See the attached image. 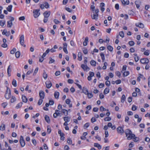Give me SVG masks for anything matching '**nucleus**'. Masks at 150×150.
<instances>
[{"instance_id":"nucleus-1","label":"nucleus","mask_w":150,"mask_h":150,"mask_svg":"<svg viewBox=\"0 0 150 150\" xmlns=\"http://www.w3.org/2000/svg\"><path fill=\"white\" fill-rule=\"evenodd\" d=\"M24 38L23 35H22L20 38V43L21 45L25 47L26 46L24 44Z\"/></svg>"},{"instance_id":"nucleus-2","label":"nucleus","mask_w":150,"mask_h":150,"mask_svg":"<svg viewBox=\"0 0 150 150\" xmlns=\"http://www.w3.org/2000/svg\"><path fill=\"white\" fill-rule=\"evenodd\" d=\"M40 9L34 10H33V16L35 18H37L40 15V13L39 12Z\"/></svg>"},{"instance_id":"nucleus-3","label":"nucleus","mask_w":150,"mask_h":150,"mask_svg":"<svg viewBox=\"0 0 150 150\" xmlns=\"http://www.w3.org/2000/svg\"><path fill=\"white\" fill-rule=\"evenodd\" d=\"M19 141L21 146L22 147H24L25 145V143L23 137L22 136H20V139Z\"/></svg>"},{"instance_id":"nucleus-4","label":"nucleus","mask_w":150,"mask_h":150,"mask_svg":"<svg viewBox=\"0 0 150 150\" xmlns=\"http://www.w3.org/2000/svg\"><path fill=\"white\" fill-rule=\"evenodd\" d=\"M140 62L142 64H146L149 62V60L147 58H144L141 59L140 60Z\"/></svg>"},{"instance_id":"nucleus-5","label":"nucleus","mask_w":150,"mask_h":150,"mask_svg":"<svg viewBox=\"0 0 150 150\" xmlns=\"http://www.w3.org/2000/svg\"><path fill=\"white\" fill-rule=\"evenodd\" d=\"M117 133L120 134H122L124 132V130L121 127H118L117 129Z\"/></svg>"},{"instance_id":"nucleus-6","label":"nucleus","mask_w":150,"mask_h":150,"mask_svg":"<svg viewBox=\"0 0 150 150\" xmlns=\"http://www.w3.org/2000/svg\"><path fill=\"white\" fill-rule=\"evenodd\" d=\"M81 67L83 69L84 71H88L90 70L89 68L86 65H85L82 64L81 65Z\"/></svg>"},{"instance_id":"nucleus-7","label":"nucleus","mask_w":150,"mask_h":150,"mask_svg":"<svg viewBox=\"0 0 150 150\" xmlns=\"http://www.w3.org/2000/svg\"><path fill=\"white\" fill-rule=\"evenodd\" d=\"M134 134H132V133L130 134L127 135V136H126L127 137V139L128 140H130L132 139L133 137H135Z\"/></svg>"},{"instance_id":"nucleus-8","label":"nucleus","mask_w":150,"mask_h":150,"mask_svg":"<svg viewBox=\"0 0 150 150\" xmlns=\"http://www.w3.org/2000/svg\"><path fill=\"white\" fill-rule=\"evenodd\" d=\"M45 84L46 87L48 88H50L52 86L51 82L50 81H47L46 82Z\"/></svg>"},{"instance_id":"nucleus-9","label":"nucleus","mask_w":150,"mask_h":150,"mask_svg":"<svg viewBox=\"0 0 150 150\" xmlns=\"http://www.w3.org/2000/svg\"><path fill=\"white\" fill-rule=\"evenodd\" d=\"M50 14V11H49L48 12L45 11L43 14L44 18H48Z\"/></svg>"},{"instance_id":"nucleus-10","label":"nucleus","mask_w":150,"mask_h":150,"mask_svg":"<svg viewBox=\"0 0 150 150\" xmlns=\"http://www.w3.org/2000/svg\"><path fill=\"white\" fill-rule=\"evenodd\" d=\"M39 96L40 98L43 99L45 97V93L44 92L42 91H40L39 92Z\"/></svg>"},{"instance_id":"nucleus-11","label":"nucleus","mask_w":150,"mask_h":150,"mask_svg":"<svg viewBox=\"0 0 150 150\" xmlns=\"http://www.w3.org/2000/svg\"><path fill=\"white\" fill-rule=\"evenodd\" d=\"M136 26L140 28H143L144 27V24L141 23H137L135 24Z\"/></svg>"},{"instance_id":"nucleus-12","label":"nucleus","mask_w":150,"mask_h":150,"mask_svg":"<svg viewBox=\"0 0 150 150\" xmlns=\"http://www.w3.org/2000/svg\"><path fill=\"white\" fill-rule=\"evenodd\" d=\"M11 65H9V66L8 67V69H7V73L8 75L9 76H10V73L11 72Z\"/></svg>"},{"instance_id":"nucleus-13","label":"nucleus","mask_w":150,"mask_h":150,"mask_svg":"<svg viewBox=\"0 0 150 150\" xmlns=\"http://www.w3.org/2000/svg\"><path fill=\"white\" fill-rule=\"evenodd\" d=\"M125 133L126 136H127V135L130 134L132 132L131 130L129 129H127L125 130Z\"/></svg>"},{"instance_id":"nucleus-14","label":"nucleus","mask_w":150,"mask_h":150,"mask_svg":"<svg viewBox=\"0 0 150 150\" xmlns=\"http://www.w3.org/2000/svg\"><path fill=\"white\" fill-rule=\"evenodd\" d=\"M98 14L95 13L93 14V16H92V15L91 16L92 19H95L96 20H97L98 18Z\"/></svg>"},{"instance_id":"nucleus-15","label":"nucleus","mask_w":150,"mask_h":150,"mask_svg":"<svg viewBox=\"0 0 150 150\" xmlns=\"http://www.w3.org/2000/svg\"><path fill=\"white\" fill-rule=\"evenodd\" d=\"M88 37H86L84 41L83 42V45L84 46H86L87 45V42L88 41Z\"/></svg>"},{"instance_id":"nucleus-16","label":"nucleus","mask_w":150,"mask_h":150,"mask_svg":"<svg viewBox=\"0 0 150 150\" xmlns=\"http://www.w3.org/2000/svg\"><path fill=\"white\" fill-rule=\"evenodd\" d=\"M22 99L24 103H26L28 101V99L24 95L22 96Z\"/></svg>"},{"instance_id":"nucleus-17","label":"nucleus","mask_w":150,"mask_h":150,"mask_svg":"<svg viewBox=\"0 0 150 150\" xmlns=\"http://www.w3.org/2000/svg\"><path fill=\"white\" fill-rule=\"evenodd\" d=\"M78 60L79 61H81L82 59V54L81 52H79L78 55Z\"/></svg>"},{"instance_id":"nucleus-18","label":"nucleus","mask_w":150,"mask_h":150,"mask_svg":"<svg viewBox=\"0 0 150 150\" xmlns=\"http://www.w3.org/2000/svg\"><path fill=\"white\" fill-rule=\"evenodd\" d=\"M45 120L47 123H50V118L47 115H45Z\"/></svg>"},{"instance_id":"nucleus-19","label":"nucleus","mask_w":150,"mask_h":150,"mask_svg":"<svg viewBox=\"0 0 150 150\" xmlns=\"http://www.w3.org/2000/svg\"><path fill=\"white\" fill-rule=\"evenodd\" d=\"M59 92L57 91H55L54 94V97L56 99H58L59 97Z\"/></svg>"},{"instance_id":"nucleus-20","label":"nucleus","mask_w":150,"mask_h":150,"mask_svg":"<svg viewBox=\"0 0 150 150\" xmlns=\"http://www.w3.org/2000/svg\"><path fill=\"white\" fill-rule=\"evenodd\" d=\"M50 51V49L49 48L47 49L46 50L45 52L43 53V54L42 56V57L44 58V57H45L46 56V55Z\"/></svg>"},{"instance_id":"nucleus-21","label":"nucleus","mask_w":150,"mask_h":150,"mask_svg":"<svg viewBox=\"0 0 150 150\" xmlns=\"http://www.w3.org/2000/svg\"><path fill=\"white\" fill-rule=\"evenodd\" d=\"M94 146L95 147H98L99 149H101V146L98 143H94Z\"/></svg>"},{"instance_id":"nucleus-22","label":"nucleus","mask_w":150,"mask_h":150,"mask_svg":"<svg viewBox=\"0 0 150 150\" xmlns=\"http://www.w3.org/2000/svg\"><path fill=\"white\" fill-rule=\"evenodd\" d=\"M13 25V23L11 21H7V27L8 28H11Z\"/></svg>"},{"instance_id":"nucleus-23","label":"nucleus","mask_w":150,"mask_h":150,"mask_svg":"<svg viewBox=\"0 0 150 150\" xmlns=\"http://www.w3.org/2000/svg\"><path fill=\"white\" fill-rule=\"evenodd\" d=\"M63 119L65 122H68L70 121V118L69 117H63Z\"/></svg>"},{"instance_id":"nucleus-24","label":"nucleus","mask_w":150,"mask_h":150,"mask_svg":"<svg viewBox=\"0 0 150 150\" xmlns=\"http://www.w3.org/2000/svg\"><path fill=\"white\" fill-rule=\"evenodd\" d=\"M11 93H5V97L6 99H9L11 97Z\"/></svg>"},{"instance_id":"nucleus-25","label":"nucleus","mask_w":150,"mask_h":150,"mask_svg":"<svg viewBox=\"0 0 150 150\" xmlns=\"http://www.w3.org/2000/svg\"><path fill=\"white\" fill-rule=\"evenodd\" d=\"M43 76L44 79H47L48 76L47 74L46 73L45 70H43Z\"/></svg>"},{"instance_id":"nucleus-26","label":"nucleus","mask_w":150,"mask_h":150,"mask_svg":"<svg viewBox=\"0 0 150 150\" xmlns=\"http://www.w3.org/2000/svg\"><path fill=\"white\" fill-rule=\"evenodd\" d=\"M82 91L85 94L87 95V94H88V90L86 88H85L84 87H83V88Z\"/></svg>"},{"instance_id":"nucleus-27","label":"nucleus","mask_w":150,"mask_h":150,"mask_svg":"<svg viewBox=\"0 0 150 150\" xmlns=\"http://www.w3.org/2000/svg\"><path fill=\"white\" fill-rule=\"evenodd\" d=\"M12 6L10 5L6 8L7 10L9 12H11V11Z\"/></svg>"},{"instance_id":"nucleus-28","label":"nucleus","mask_w":150,"mask_h":150,"mask_svg":"<svg viewBox=\"0 0 150 150\" xmlns=\"http://www.w3.org/2000/svg\"><path fill=\"white\" fill-rule=\"evenodd\" d=\"M5 124L3 123L0 126V130H1L2 131L4 130L5 129Z\"/></svg>"},{"instance_id":"nucleus-29","label":"nucleus","mask_w":150,"mask_h":150,"mask_svg":"<svg viewBox=\"0 0 150 150\" xmlns=\"http://www.w3.org/2000/svg\"><path fill=\"white\" fill-rule=\"evenodd\" d=\"M126 98L125 95H123L121 98V102L122 103H124L125 101Z\"/></svg>"},{"instance_id":"nucleus-30","label":"nucleus","mask_w":150,"mask_h":150,"mask_svg":"<svg viewBox=\"0 0 150 150\" xmlns=\"http://www.w3.org/2000/svg\"><path fill=\"white\" fill-rule=\"evenodd\" d=\"M100 56L102 60V62H104L105 59L104 54L103 53H101L100 54Z\"/></svg>"},{"instance_id":"nucleus-31","label":"nucleus","mask_w":150,"mask_h":150,"mask_svg":"<svg viewBox=\"0 0 150 150\" xmlns=\"http://www.w3.org/2000/svg\"><path fill=\"white\" fill-rule=\"evenodd\" d=\"M109 92V89L108 88H106L104 91L103 93L104 94H106L108 93Z\"/></svg>"},{"instance_id":"nucleus-32","label":"nucleus","mask_w":150,"mask_h":150,"mask_svg":"<svg viewBox=\"0 0 150 150\" xmlns=\"http://www.w3.org/2000/svg\"><path fill=\"white\" fill-rule=\"evenodd\" d=\"M91 65L93 66L94 67L96 66V62L95 61L91 60L90 62Z\"/></svg>"},{"instance_id":"nucleus-33","label":"nucleus","mask_w":150,"mask_h":150,"mask_svg":"<svg viewBox=\"0 0 150 150\" xmlns=\"http://www.w3.org/2000/svg\"><path fill=\"white\" fill-rule=\"evenodd\" d=\"M49 59H50V61L49 62V64H52L54 62L55 60L54 59H53L52 57H50L49 58Z\"/></svg>"},{"instance_id":"nucleus-34","label":"nucleus","mask_w":150,"mask_h":150,"mask_svg":"<svg viewBox=\"0 0 150 150\" xmlns=\"http://www.w3.org/2000/svg\"><path fill=\"white\" fill-rule=\"evenodd\" d=\"M107 48L108 50L110 52L112 51L113 50V48L112 46L110 45L108 46Z\"/></svg>"},{"instance_id":"nucleus-35","label":"nucleus","mask_w":150,"mask_h":150,"mask_svg":"<svg viewBox=\"0 0 150 150\" xmlns=\"http://www.w3.org/2000/svg\"><path fill=\"white\" fill-rule=\"evenodd\" d=\"M20 55V53L19 51H18L16 52L15 53V56L17 58H18L19 57Z\"/></svg>"},{"instance_id":"nucleus-36","label":"nucleus","mask_w":150,"mask_h":150,"mask_svg":"<svg viewBox=\"0 0 150 150\" xmlns=\"http://www.w3.org/2000/svg\"><path fill=\"white\" fill-rule=\"evenodd\" d=\"M22 104L23 103L22 102H20L17 105V106H16V108L17 109L20 108L21 107Z\"/></svg>"},{"instance_id":"nucleus-37","label":"nucleus","mask_w":150,"mask_h":150,"mask_svg":"<svg viewBox=\"0 0 150 150\" xmlns=\"http://www.w3.org/2000/svg\"><path fill=\"white\" fill-rule=\"evenodd\" d=\"M5 21L2 20L0 21V25L1 26H4L5 24Z\"/></svg>"},{"instance_id":"nucleus-38","label":"nucleus","mask_w":150,"mask_h":150,"mask_svg":"<svg viewBox=\"0 0 150 150\" xmlns=\"http://www.w3.org/2000/svg\"><path fill=\"white\" fill-rule=\"evenodd\" d=\"M44 4V6L46 8H48L49 7V5L47 2H45Z\"/></svg>"},{"instance_id":"nucleus-39","label":"nucleus","mask_w":150,"mask_h":150,"mask_svg":"<svg viewBox=\"0 0 150 150\" xmlns=\"http://www.w3.org/2000/svg\"><path fill=\"white\" fill-rule=\"evenodd\" d=\"M16 100V98L15 96H12L11 99V102L13 103Z\"/></svg>"},{"instance_id":"nucleus-40","label":"nucleus","mask_w":150,"mask_h":150,"mask_svg":"<svg viewBox=\"0 0 150 150\" xmlns=\"http://www.w3.org/2000/svg\"><path fill=\"white\" fill-rule=\"evenodd\" d=\"M12 84L14 87H16L17 86L16 81L14 79H13V80Z\"/></svg>"},{"instance_id":"nucleus-41","label":"nucleus","mask_w":150,"mask_h":150,"mask_svg":"<svg viewBox=\"0 0 150 150\" xmlns=\"http://www.w3.org/2000/svg\"><path fill=\"white\" fill-rule=\"evenodd\" d=\"M129 71H125L123 73V75L124 76H127L129 75Z\"/></svg>"},{"instance_id":"nucleus-42","label":"nucleus","mask_w":150,"mask_h":150,"mask_svg":"<svg viewBox=\"0 0 150 150\" xmlns=\"http://www.w3.org/2000/svg\"><path fill=\"white\" fill-rule=\"evenodd\" d=\"M128 44L130 46H133L134 44V42L132 41H131L128 42Z\"/></svg>"},{"instance_id":"nucleus-43","label":"nucleus","mask_w":150,"mask_h":150,"mask_svg":"<svg viewBox=\"0 0 150 150\" xmlns=\"http://www.w3.org/2000/svg\"><path fill=\"white\" fill-rule=\"evenodd\" d=\"M62 112L64 115L65 113L66 114V115H65V116H67L68 114L67 110L65 109H62Z\"/></svg>"},{"instance_id":"nucleus-44","label":"nucleus","mask_w":150,"mask_h":150,"mask_svg":"<svg viewBox=\"0 0 150 150\" xmlns=\"http://www.w3.org/2000/svg\"><path fill=\"white\" fill-rule=\"evenodd\" d=\"M59 111L58 110H55V113H56V114H57V115L58 116H61V115H60L61 114V113H60L59 112Z\"/></svg>"},{"instance_id":"nucleus-45","label":"nucleus","mask_w":150,"mask_h":150,"mask_svg":"<svg viewBox=\"0 0 150 150\" xmlns=\"http://www.w3.org/2000/svg\"><path fill=\"white\" fill-rule=\"evenodd\" d=\"M67 142L69 144H72V141L70 138H68L67 139Z\"/></svg>"},{"instance_id":"nucleus-46","label":"nucleus","mask_w":150,"mask_h":150,"mask_svg":"<svg viewBox=\"0 0 150 150\" xmlns=\"http://www.w3.org/2000/svg\"><path fill=\"white\" fill-rule=\"evenodd\" d=\"M133 138V141L135 142H138V141H139V138L138 137H134Z\"/></svg>"},{"instance_id":"nucleus-47","label":"nucleus","mask_w":150,"mask_h":150,"mask_svg":"<svg viewBox=\"0 0 150 150\" xmlns=\"http://www.w3.org/2000/svg\"><path fill=\"white\" fill-rule=\"evenodd\" d=\"M120 36L122 38L124 37V34L123 31H120L119 33Z\"/></svg>"},{"instance_id":"nucleus-48","label":"nucleus","mask_w":150,"mask_h":150,"mask_svg":"<svg viewBox=\"0 0 150 150\" xmlns=\"http://www.w3.org/2000/svg\"><path fill=\"white\" fill-rule=\"evenodd\" d=\"M111 119L110 117H106L104 119V120L105 121H110L111 120Z\"/></svg>"},{"instance_id":"nucleus-49","label":"nucleus","mask_w":150,"mask_h":150,"mask_svg":"<svg viewBox=\"0 0 150 150\" xmlns=\"http://www.w3.org/2000/svg\"><path fill=\"white\" fill-rule=\"evenodd\" d=\"M89 125H90V124H89V123H88V122L86 123L84 125V129H86V128L88 127L89 126Z\"/></svg>"},{"instance_id":"nucleus-50","label":"nucleus","mask_w":150,"mask_h":150,"mask_svg":"<svg viewBox=\"0 0 150 150\" xmlns=\"http://www.w3.org/2000/svg\"><path fill=\"white\" fill-rule=\"evenodd\" d=\"M89 98H91L93 97V94L91 93H88L87 94Z\"/></svg>"},{"instance_id":"nucleus-51","label":"nucleus","mask_w":150,"mask_h":150,"mask_svg":"<svg viewBox=\"0 0 150 150\" xmlns=\"http://www.w3.org/2000/svg\"><path fill=\"white\" fill-rule=\"evenodd\" d=\"M42 99L40 98L38 102V104L39 105H40L42 104L43 101Z\"/></svg>"},{"instance_id":"nucleus-52","label":"nucleus","mask_w":150,"mask_h":150,"mask_svg":"<svg viewBox=\"0 0 150 150\" xmlns=\"http://www.w3.org/2000/svg\"><path fill=\"white\" fill-rule=\"evenodd\" d=\"M107 65V63L106 62H105L104 64V66L103 67V69H105L106 68V66Z\"/></svg>"},{"instance_id":"nucleus-53","label":"nucleus","mask_w":150,"mask_h":150,"mask_svg":"<svg viewBox=\"0 0 150 150\" xmlns=\"http://www.w3.org/2000/svg\"><path fill=\"white\" fill-rule=\"evenodd\" d=\"M149 50H147L144 52V54L146 55H148L149 54Z\"/></svg>"},{"instance_id":"nucleus-54","label":"nucleus","mask_w":150,"mask_h":150,"mask_svg":"<svg viewBox=\"0 0 150 150\" xmlns=\"http://www.w3.org/2000/svg\"><path fill=\"white\" fill-rule=\"evenodd\" d=\"M100 111L102 112L106 110V109L104 108L103 106H102L100 107Z\"/></svg>"},{"instance_id":"nucleus-55","label":"nucleus","mask_w":150,"mask_h":150,"mask_svg":"<svg viewBox=\"0 0 150 150\" xmlns=\"http://www.w3.org/2000/svg\"><path fill=\"white\" fill-rule=\"evenodd\" d=\"M32 142L33 144L35 145V146L36 144V142L35 139H32Z\"/></svg>"},{"instance_id":"nucleus-56","label":"nucleus","mask_w":150,"mask_h":150,"mask_svg":"<svg viewBox=\"0 0 150 150\" xmlns=\"http://www.w3.org/2000/svg\"><path fill=\"white\" fill-rule=\"evenodd\" d=\"M38 67H37L36 68V69H35L34 71V73L33 74V75H35L36 74V73H37V72L38 71Z\"/></svg>"},{"instance_id":"nucleus-57","label":"nucleus","mask_w":150,"mask_h":150,"mask_svg":"<svg viewBox=\"0 0 150 150\" xmlns=\"http://www.w3.org/2000/svg\"><path fill=\"white\" fill-rule=\"evenodd\" d=\"M137 107L134 105H133L132 106V110L134 111L137 109Z\"/></svg>"},{"instance_id":"nucleus-58","label":"nucleus","mask_w":150,"mask_h":150,"mask_svg":"<svg viewBox=\"0 0 150 150\" xmlns=\"http://www.w3.org/2000/svg\"><path fill=\"white\" fill-rule=\"evenodd\" d=\"M16 50L15 48H13L12 50H11L10 51V53L11 54H13L15 53Z\"/></svg>"},{"instance_id":"nucleus-59","label":"nucleus","mask_w":150,"mask_h":150,"mask_svg":"<svg viewBox=\"0 0 150 150\" xmlns=\"http://www.w3.org/2000/svg\"><path fill=\"white\" fill-rule=\"evenodd\" d=\"M49 103L50 105H52L54 103V101L53 100H50Z\"/></svg>"},{"instance_id":"nucleus-60","label":"nucleus","mask_w":150,"mask_h":150,"mask_svg":"<svg viewBox=\"0 0 150 150\" xmlns=\"http://www.w3.org/2000/svg\"><path fill=\"white\" fill-rule=\"evenodd\" d=\"M6 93H11L10 90L8 87L7 88Z\"/></svg>"},{"instance_id":"nucleus-61","label":"nucleus","mask_w":150,"mask_h":150,"mask_svg":"<svg viewBox=\"0 0 150 150\" xmlns=\"http://www.w3.org/2000/svg\"><path fill=\"white\" fill-rule=\"evenodd\" d=\"M105 84L107 86H109L110 85V81H106Z\"/></svg>"},{"instance_id":"nucleus-62","label":"nucleus","mask_w":150,"mask_h":150,"mask_svg":"<svg viewBox=\"0 0 150 150\" xmlns=\"http://www.w3.org/2000/svg\"><path fill=\"white\" fill-rule=\"evenodd\" d=\"M134 145V143L133 142H131L129 145V148H132Z\"/></svg>"},{"instance_id":"nucleus-63","label":"nucleus","mask_w":150,"mask_h":150,"mask_svg":"<svg viewBox=\"0 0 150 150\" xmlns=\"http://www.w3.org/2000/svg\"><path fill=\"white\" fill-rule=\"evenodd\" d=\"M54 22L56 24L60 23V22L57 19H54Z\"/></svg>"},{"instance_id":"nucleus-64","label":"nucleus","mask_w":150,"mask_h":150,"mask_svg":"<svg viewBox=\"0 0 150 150\" xmlns=\"http://www.w3.org/2000/svg\"><path fill=\"white\" fill-rule=\"evenodd\" d=\"M60 72L59 71H56L55 73V74L56 76H59L60 75Z\"/></svg>"}]
</instances>
